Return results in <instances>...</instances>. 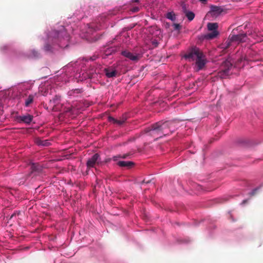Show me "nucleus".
<instances>
[{
  "label": "nucleus",
  "instance_id": "20e7f679",
  "mask_svg": "<svg viewBox=\"0 0 263 263\" xmlns=\"http://www.w3.org/2000/svg\"><path fill=\"white\" fill-rule=\"evenodd\" d=\"M233 67V64L229 60L223 62L221 66V70L218 73L219 76L222 78H226L230 74V70Z\"/></svg>",
  "mask_w": 263,
  "mask_h": 263
},
{
  "label": "nucleus",
  "instance_id": "6e6552de",
  "mask_svg": "<svg viewBox=\"0 0 263 263\" xmlns=\"http://www.w3.org/2000/svg\"><path fill=\"white\" fill-rule=\"evenodd\" d=\"M100 160V155L96 153L94 154L87 162L86 165L87 167L90 168L95 166L96 163H98Z\"/></svg>",
  "mask_w": 263,
  "mask_h": 263
},
{
  "label": "nucleus",
  "instance_id": "5701e85b",
  "mask_svg": "<svg viewBox=\"0 0 263 263\" xmlns=\"http://www.w3.org/2000/svg\"><path fill=\"white\" fill-rule=\"evenodd\" d=\"M166 17L171 21H174L175 20V16L172 12H168L166 14Z\"/></svg>",
  "mask_w": 263,
  "mask_h": 263
},
{
  "label": "nucleus",
  "instance_id": "2f4dec72",
  "mask_svg": "<svg viewBox=\"0 0 263 263\" xmlns=\"http://www.w3.org/2000/svg\"><path fill=\"white\" fill-rule=\"evenodd\" d=\"M133 1H134V2H138L139 1V0H133Z\"/></svg>",
  "mask_w": 263,
  "mask_h": 263
},
{
  "label": "nucleus",
  "instance_id": "2eb2a0df",
  "mask_svg": "<svg viewBox=\"0 0 263 263\" xmlns=\"http://www.w3.org/2000/svg\"><path fill=\"white\" fill-rule=\"evenodd\" d=\"M60 100V97L59 96H55L52 98V99L50 100V103L53 106H54L59 103Z\"/></svg>",
  "mask_w": 263,
  "mask_h": 263
},
{
  "label": "nucleus",
  "instance_id": "f03ea898",
  "mask_svg": "<svg viewBox=\"0 0 263 263\" xmlns=\"http://www.w3.org/2000/svg\"><path fill=\"white\" fill-rule=\"evenodd\" d=\"M183 58L190 62L195 61L194 69L196 71L202 70L207 63L205 55L199 48L196 47L189 50Z\"/></svg>",
  "mask_w": 263,
  "mask_h": 263
},
{
  "label": "nucleus",
  "instance_id": "6ab92c4d",
  "mask_svg": "<svg viewBox=\"0 0 263 263\" xmlns=\"http://www.w3.org/2000/svg\"><path fill=\"white\" fill-rule=\"evenodd\" d=\"M184 14L190 21H192L195 17V14L192 11H189Z\"/></svg>",
  "mask_w": 263,
  "mask_h": 263
},
{
  "label": "nucleus",
  "instance_id": "0eeeda50",
  "mask_svg": "<svg viewBox=\"0 0 263 263\" xmlns=\"http://www.w3.org/2000/svg\"><path fill=\"white\" fill-rule=\"evenodd\" d=\"M121 54L124 57H126V58H128V59L134 62L138 61L142 57V55L140 53H137L134 54L128 50L123 51Z\"/></svg>",
  "mask_w": 263,
  "mask_h": 263
},
{
  "label": "nucleus",
  "instance_id": "393cba45",
  "mask_svg": "<svg viewBox=\"0 0 263 263\" xmlns=\"http://www.w3.org/2000/svg\"><path fill=\"white\" fill-rule=\"evenodd\" d=\"M174 29L175 30H179L181 29V26L178 24H174Z\"/></svg>",
  "mask_w": 263,
  "mask_h": 263
},
{
  "label": "nucleus",
  "instance_id": "7ed1b4c3",
  "mask_svg": "<svg viewBox=\"0 0 263 263\" xmlns=\"http://www.w3.org/2000/svg\"><path fill=\"white\" fill-rule=\"evenodd\" d=\"M69 40V35L63 26H62L60 30L52 31L48 37L49 43L53 45L58 44L61 47H66Z\"/></svg>",
  "mask_w": 263,
  "mask_h": 263
},
{
  "label": "nucleus",
  "instance_id": "412c9836",
  "mask_svg": "<svg viewBox=\"0 0 263 263\" xmlns=\"http://www.w3.org/2000/svg\"><path fill=\"white\" fill-rule=\"evenodd\" d=\"M129 155V154H124L123 155L116 156H114L112 157V159L115 161H117L118 160V158H121L123 159H126Z\"/></svg>",
  "mask_w": 263,
  "mask_h": 263
},
{
  "label": "nucleus",
  "instance_id": "4468645a",
  "mask_svg": "<svg viewBox=\"0 0 263 263\" xmlns=\"http://www.w3.org/2000/svg\"><path fill=\"white\" fill-rule=\"evenodd\" d=\"M32 172H40L42 171V167L39 164L33 163L31 166Z\"/></svg>",
  "mask_w": 263,
  "mask_h": 263
},
{
  "label": "nucleus",
  "instance_id": "a211bd4d",
  "mask_svg": "<svg viewBox=\"0 0 263 263\" xmlns=\"http://www.w3.org/2000/svg\"><path fill=\"white\" fill-rule=\"evenodd\" d=\"M34 97L32 95H30L28 98L26 99L25 102V105L26 106H29L33 101Z\"/></svg>",
  "mask_w": 263,
  "mask_h": 263
},
{
  "label": "nucleus",
  "instance_id": "423d86ee",
  "mask_svg": "<svg viewBox=\"0 0 263 263\" xmlns=\"http://www.w3.org/2000/svg\"><path fill=\"white\" fill-rule=\"evenodd\" d=\"M233 34H231L229 36V39L232 42H237L238 43L244 42L246 41L247 35L246 33H240L238 34H235L234 30L232 31Z\"/></svg>",
  "mask_w": 263,
  "mask_h": 263
},
{
  "label": "nucleus",
  "instance_id": "39448f33",
  "mask_svg": "<svg viewBox=\"0 0 263 263\" xmlns=\"http://www.w3.org/2000/svg\"><path fill=\"white\" fill-rule=\"evenodd\" d=\"M208 29L210 31H212L211 33L207 34L205 37L208 39H213L216 37L219 34L217 30L218 25L216 23H209L207 25Z\"/></svg>",
  "mask_w": 263,
  "mask_h": 263
},
{
  "label": "nucleus",
  "instance_id": "c85d7f7f",
  "mask_svg": "<svg viewBox=\"0 0 263 263\" xmlns=\"http://www.w3.org/2000/svg\"><path fill=\"white\" fill-rule=\"evenodd\" d=\"M138 10H139L138 8H135L134 9V11H138Z\"/></svg>",
  "mask_w": 263,
  "mask_h": 263
},
{
  "label": "nucleus",
  "instance_id": "b1692460",
  "mask_svg": "<svg viewBox=\"0 0 263 263\" xmlns=\"http://www.w3.org/2000/svg\"><path fill=\"white\" fill-rule=\"evenodd\" d=\"M44 49L47 51H51V45L49 43L46 44L44 46Z\"/></svg>",
  "mask_w": 263,
  "mask_h": 263
},
{
  "label": "nucleus",
  "instance_id": "f257e3e1",
  "mask_svg": "<svg viewBox=\"0 0 263 263\" xmlns=\"http://www.w3.org/2000/svg\"><path fill=\"white\" fill-rule=\"evenodd\" d=\"M175 123L173 121H160L152 125L150 128L146 129V132L156 140L164 136L172 134L175 130Z\"/></svg>",
  "mask_w": 263,
  "mask_h": 263
},
{
  "label": "nucleus",
  "instance_id": "7c9ffc66",
  "mask_svg": "<svg viewBox=\"0 0 263 263\" xmlns=\"http://www.w3.org/2000/svg\"><path fill=\"white\" fill-rule=\"evenodd\" d=\"M256 190H257L256 189L254 190L252 192V195H254V194H255V192L256 191Z\"/></svg>",
  "mask_w": 263,
  "mask_h": 263
},
{
  "label": "nucleus",
  "instance_id": "4be33fe9",
  "mask_svg": "<svg viewBox=\"0 0 263 263\" xmlns=\"http://www.w3.org/2000/svg\"><path fill=\"white\" fill-rule=\"evenodd\" d=\"M181 6L182 9V11L184 13H186V12L189 11L188 7L189 6L186 4H185L184 2H182L181 4Z\"/></svg>",
  "mask_w": 263,
  "mask_h": 263
},
{
  "label": "nucleus",
  "instance_id": "9d476101",
  "mask_svg": "<svg viewBox=\"0 0 263 263\" xmlns=\"http://www.w3.org/2000/svg\"><path fill=\"white\" fill-rule=\"evenodd\" d=\"M104 72L106 76L108 78L116 77L118 72L116 70H112L111 68H107L104 69Z\"/></svg>",
  "mask_w": 263,
  "mask_h": 263
},
{
  "label": "nucleus",
  "instance_id": "c756f323",
  "mask_svg": "<svg viewBox=\"0 0 263 263\" xmlns=\"http://www.w3.org/2000/svg\"><path fill=\"white\" fill-rule=\"evenodd\" d=\"M149 181H147V182H145V181L144 180H143L142 181V183H149Z\"/></svg>",
  "mask_w": 263,
  "mask_h": 263
},
{
  "label": "nucleus",
  "instance_id": "dca6fc26",
  "mask_svg": "<svg viewBox=\"0 0 263 263\" xmlns=\"http://www.w3.org/2000/svg\"><path fill=\"white\" fill-rule=\"evenodd\" d=\"M231 40L227 41L224 44L221 45V48L222 49L223 51H225L227 49H228L231 44Z\"/></svg>",
  "mask_w": 263,
  "mask_h": 263
},
{
  "label": "nucleus",
  "instance_id": "cd10ccee",
  "mask_svg": "<svg viewBox=\"0 0 263 263\" xmlns=\"http://www.w3.org/2000/svg\"><path fill=\"white\" fill-rule=\"evenodd\" d=\"M199 1L203 4H205L207 2V0H199Z\"/></svg>",
  "mask_w": 263,
  "mask_h": 263
},
{
  "label": "nucleus",
  "instance_id": "f8f14e48",
  "mask_svg": "<svg viewBox=\"0 0 263 263\" xmlns=\"http://www.w3.org/2000/svg\"><path fill=\"white\" fill-rule=\"evenodd\" d=\"M109 120L110 121H113L115 123H116L118 125H122L126 120V117H123L120 119H116L113 117H109Z\"/></svg>",
  "mask_w": 263,
  "mask_h": 263
},
{
  "label": "nucleus",
  "instance_id": "1a4fd4ad",
  "mask_svg": "<svg viewBox=\"0 0 263 263\" xmlns=\"http://www.w3.org/2000/svg\"><path fill=\"white\" fill-rule=\"evenodd\" d=\"M16 119L19 123L23 122L27 124H29L33 120V116L26 114L25 115L18 116Z\"/></svg>",
  "mask_w": 263,
  "mask_h": 263
},
{
  "label": "nucleus",
  "instance_id": "aec40b11",
  "mask_svg": "<svg viewBox=\"0 0 263 263\" xmlns=\"http://www.w3.org/2000/svg\"><path fill=\"white\" fill-rule=\"evenodd\" d=\"M37 143L38 145H42L44 146H48L50 144V142L48 140H39Z\"/></svg>",
  "mask_w": 263,
  "mask_h": 263
},
{
  "label": "nucleus",
  "instance_id": "a878e982",
  "mask_svg": "<svg viewBox=\"0 0 263 263\" xmlns=\"http://www.w3.org/2000/svg\"><path fill=\"white\" fill-rule=\"evenodd\" d=\"M20 214V212H15L13 214L11 215L10 217V219H12L14 217H15L16 215H18Z\"/></svg>",
  "mask_w": 263,
  "mask_h": 263
},
{
  "label": "nucleus",
  "instance_id": "bb28decb",
  "mask_svg": "<svg viewBox=\"0 0 263 263\" xmlns=\"http://www.w3.org/2000/svg\"><path fill=\"white\" fill-rule=\"evenodd\" d=\"M153 44L155 47H156V46H157V45H158V43H157V42L153 41Z\"/></svg>",
  "mask_w": 263,
  "mask_h": 263
},
{
  "label": "nucleus",
  "instance_id": "9b49d317",
  "mask_svg": "<svg viewBox=\"0 0 263 263\" xmlns=\"http://www.w3.org/2000/svg\"><path fill=\"white\" fill-rule=\"evenodd\" d=\"M222 11V10L220 7L212 6L211 8L210 13L212 15L217 16L220 14Z\"/></svg>",
  "mask_w": 263,
  "mask_h": 263
},
{
  "label": "nucleus",
  "instance_id": "f3484780",
  "mask_svg": "<svg viewBox=\"0 0 263 263\" xmlns=\"http://www.w3.org/2000/svg\"><path fill=\"white\" fill-rule=\"evenodd\" d=\"M81 92H82L81 89H76L68 91V95L70 96H76V95L81 93Z\"/></svg>",
  "mask_w": 263,
  "mask_h": 263
},
{
  "label": "nucleus",
  "instance_id": "ddd939ff",
  "mask_svg": "<svg viewBox=\"0 0 263 263\" xmlns=\"http://www.w3.org/2000/svg\"><path fill=\"white\" fill-rule=\"evenodd\" d=\"M117 164L120 167H130L134 165V163L132 161H119Z\"/></svg>",
  "mask_w": 263,
  "mask_h": 263
},
{
  "label": "nucleus",
  "instance_id": "473e14b6",
  "mask_svg": "<svg viewBox=\"0 0 263 263\" xmlns=\"http://www.w3.org/2000/svg\"><path fill=\"white\" fill-rule=\"evenodd\" d=\"M246 202V200H243L242 203H244Z\"/></svg>",
  "mask_w": 263,
  "mask_h": 263
}]
</instances>
